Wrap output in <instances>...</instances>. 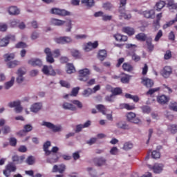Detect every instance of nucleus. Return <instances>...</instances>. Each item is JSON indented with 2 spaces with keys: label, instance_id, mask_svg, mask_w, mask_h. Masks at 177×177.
<instances>
[{
  "label": "nucleus",
  "instance_id": "1",
  "mask_svg": "<svg viewBox=\"0 0 177 177\" xmlns=\"http://www.w3.org/2000/svg\"><path fill=\"white\" fill-rule=\"evenodd\" d=\"M125 5H127V0H120V7H119V13L120 17L125 19L126 20H129L132 15L130 13H128L127 10H125Z\"/></svg>",
  "mask_w": 177,
  "mask_h": 177
},
{
  "label": "nucleus",
  "instance_id": "2",
  "mask_svg": "<svg viewBox=\"0 0 177 177\" xmlns=\"http://www.w3.org/2000/svg\"><path fill=\"white\" fill-rule=\"evenodd\" d=\"M42 72L44 74H45V75H52L53 77H55L56 74H57L58 75H62V74H63V72L62 71V70L56 69L55 71V69H53V67H52V66H48L46 65L43 66Z\"/></svg>",
  "mask_w": 177,
  "mask_h": 177
},
{
  "label": "nucleus",
  "instance_id": "3",
  "mask_svg": "<svg viewBox=\"0 0 177 177\" xmlns=\"http://www.w3.org/2000/svg\"><path fill=\"white\" fill-rule=\"evenodd\" d=\"M78 80L79 81H83L86 82L89 80V75H91V71L88 68L80 69L78 71Z\"/></svg>",
  "mask_w": 177,
  "mask_h": 177
},
{
  "label": "nucleus",
  "instance_id": "4",
  "mask_svg": "<svg viewBox=\"0 0 177 177\" xmlns=\"http://www.w3.org/2000/svg\"><path fill=\"white\" fill-rule=\"evenodd\" d=\"M16 169H17L16 165H15L13 162H10L6 166V169L3 170V175L6 177H9L10 176L11 172H16Z\"/></svg>",
  "mask_w": 177,
  "mask_h": 177
},
{
  "label": "nucleus",
  "instance_id": "5",
  "mask_svg": "<svg viewBox=\"0 0 177 177\" xmlns=\"http://www.w3.org/2000/svg\"><path fill=\"white\" fill-rule=\"evenodd\" d=\"M148 167L149 169H152L154 174H161L164 169V165L161 163H155L153 167L149 165Z\"/></svg>",
  "mask_w": 177,
  "mask_h": 177
},
{
  "label": "nucleus",
  "instance_id": "6",
  "mask_svg": "<svg viewBox=\"0 0 177 177\" xmlns=\"http://www.w3.org/2000/svg\"><path fill=\"white\" fill-rule=\"evenodd\" d=\"M126 117L127 118V121L133 122V124H139L140 122V119L136 118V114L135 113H127Z\"/></svg>",
  "mask_w": 177,
  "mask_h": 177
},
{
  "label": "nucleus",
  "instance_id": "7",
  "mask_svg": "<svg viewBox=\"0 0 177 177\" xmlns=\"http://www.w3.org/2000/svg\"><path fill=\"white\" fill-rule=\"evenodd\" d=\"M50 13L52 15H58V16H70V12L56 8H52Z\"/></svg>",
  "mask_w": 177,
  "mask_h": 177
},
{
  "label": "nucleus",
  "instance_id": "8",
  "mask_svg": "<svg viewBox=\"0 0 177 177\" xmlns=\"http://www.w3.org/2000/svg\"><path fill=\"white\" fill-rule=\"evenodd\" d=\"M97 46H99V43L97 41H95L93 43L89 41L86 45H84V50H85V52H91L92 49H96Z\"/></svg>",
  "mask_w": 177,
  "mask_h": 177
},
{
  "label": "nucleus",
  "instance_id": "9",
  "mask_svg": "<svg viewBox=\"0 0 177 177\" xmlns=\"http://www.w3.org/2000/svg\"><path fill=\"white\" fill-rule=\"evenodd\" d=\"M20 104H21V102L19 100H18V101H14V102H10L8 104V106L10 108L15 107V110L16 113H21V111H23V107H21Z\"/></svg>",
  "mask_w": 177,
  "mask_h": 177
},
{
  "label": "nucleus",
  "instance_id": "10",
  "mask_svg": "<svg viewBox=\"0 0 177 177\" xmlns=\"http://www.w3.org/2000/svg\"><path fill=\"white\" fill-rule=\"evenodd\" d=\"M66 171V165L61 164L59 165H55L52 169L53 174L59 172V174H64Z\"/></svg>",
  "mask_w": 177,
  "mask_h": 177
},
{
  "label": "nucleus",
  "instance_id": "11",
  "mask_svg": "<svg viewBox=\"0 0 177 177\" xmlns=\"http://www.w3.org/2000/svg\"><path fill=\"white\" fill-rule=\"evenodd\" d=\"M32 129V126L31 124H26L24 127V129L19 131L17 135L18 136H26L27 135V133L31 132V130Z\"/></svg>",
  "mask_w": 177,
  "mask_h": 177
},
{
  "label": "nucleus",
  "instance_id": "12",
  "mask_svg": "<svg viewBox=\"0 0 177 177\" xmlns=\"http://www.w3.org/2000/svg\"><path fill=\"white\" fill-rule=\"evenodd\" d=\"M141 84L146 86V88H152L154 86V81L148 77H142Z\"/></svg>",
  "mask_w": 177,
  "mask_h": 177
},
{
  "label": "nucleus",
  "instance_id": "13",
  "mask_svg": "<svg viewBox=\"0 0 177 177\" xmlns=\"http://www.w3.org/2000/svg\"><path fill=\"white\" fill-rule=\"evenodd\" d=\"M42 125L43 127H46L48 129H52L53 132H59L60 131V127L55 126L49 122H43Z\"/></svg>",
  "mask_w": 177,
  "mask_h": 177
},
{
  "label": "nucleus",
  "instance_id": "14",
  "mask_svg": "<svg viewBox=\"0 0 177 177\" xmlns=\"http://www.w3.org/2000/svg\"><path fill=\"white\" fill-rule=\"evenodd\" d=\"M115 127L118 128L119 129H123V131H128V129H131L129 124H127L125 121H119L115 124Z\"/></svg>",
  "mask_w": 177,
  "mask_h": 177
},
{
  "label": "nucleus",
  "instance_id": "15",
  "mask_svg": "<svg viewBox=\"0 0 177 177\" xmlns=\"http://www.w3.org/2000/svg\"><path fill=\"white\" fill-rule=\"evenodd\" d=\"M44 53L46 55V62L47 63H55V59L53 58V55H52V52L50 51V48H46L44 50Z\"/></svg>",
  "mask_w": 177,
  "mask_h": 177
},
{
  "label": "nucleus",
  "instance_id": "16",
  "mask_svg": "<svg viewBox=\"0 0 177 177\" xmlns=\"http://www.w3.org/2000/svg\"><path fill=\"white\" fill-rule=\"evenodd\" d=\"M172 74V68L171 66H165L161 71V75L164 77V78H169V75Z\"/></svg>",
  "mask_w": 177,
  "mask_h": 177
},
{
  "label": "nucleus",
  "instance_id": "17",
  "mask_svg": "<svg viewBox=\"0 0 177 177\" xmlns=\"http://www.w3.org/2000/svg\"><path fill=\"white\" fill-rule=\"evenodd\" d=\"M71 41V37L66 36L60 37L55 39V42H57V44H61L62 45H64V44H70Z\"/></svg>",
  "mask_w": 177,
  "mask_h": 177
},
{
  "label": "nucleus",
  "instance_id": "18",
  "mask_svg": "<svg viewBox=\"0 0 177 177\" xmlns=\"http://www.w3.org/2000/svg\"><path fill=\"white\" fill-rule=\"evenodd\" d=\"M50 155H52V157L47 158L46 160L48 164H55V162H59L60 157L57 155V153H50Z\"/></svg>",
  "mask_w": 177,
  "mask_h": 177
},
{
  "label": "nucleus",
  "instance_id": "19",
  "mask_svg": "<svg viewBox=\"0 0 177 177\" xmlns=\"http://www.w3.org/2000/svg\"><path fill=\"white\" fill-rule=\"evenodd\" d=\"M28 64L32 66L33 67H36V66H42V61L39 59L32 58L28 62Z\"/></svg>",
  "mask_w": 177,
  "mask_h": 177
},
{
  "label": "nucleus",
  "instance_id": "20",
  "mask_svg": "<svg viewBox=\"0 0 177 177\" xmlns=\"http://www.w3.org/2000/svg\"><path fill=\"white\" fill-rule=\"evenodd\" d=\"M122 32L124 34H127L129 37L135 35V29L133 28H131L129 26H125L122 28Z\"/></svg>",
  "mask_w": 177,
  "mask_h": 177
},
{
  "label": "nucleus",
  "instance_id": "21",
  "mask_svg": "<svg viewBox=\"0 0 177 177\" xmlns=\"http://www.w3.org/2000/svg\"><path fill=\"white\" fill-rule=\"evenodd\" d=\"M157 101L160 104H166V103L169 102V97L165 95H159L157 97Z\"/></svg>",
  "mask_w": 177,
  "mask_h": 177
},
{
  "label": "nucleus",
  "instance_id": "22",
  "mask_svg": "<svg viewBox=\"0 0 177 177\" xmlns=\"http://www.w3.org/2000/svg\"><path fill=\"white\" fill-rule=\"evenodd\" d=\"M26 157L24 156H19L17 155H15L12 156V160L15 162V164H21L23 161H24Z\"/></svg>",
  "mask_w": 177,
  "mask_h": 177
},
{
  "label": "nucleus",
  "instance_id": "23",
  "mask_svg": "<svg viewBox=\"0 0 177 177\" xmlns=\"http://www.w3.org/2000/svg\"><path fill=\"white\" fill-rule=\"evenodd\" d=\"M9 15L12 16H17V15H20V10L17 8L16 6H10L8 8Z\"/></svg>",
  "mask_w": 177,
  "mask_h": 177
},
{
  "label": "nucleus",
  "instance_id": "24",
  "mask_svg": "<svg viewBox=\"0 0 177 177\" xmlns=\"http://www.w3.org/2000/svg\"><path fill=\"white\" fill-rule=\"evenodd\" d=\"M113 38H115V41H118V42H126V41H128V37L122 35L121 34L113 35Z\"/></svg>",
  "mask_w": 177,
  "mask_h": 177
},
{
  "label": "nucleus",
  "instance_id": "25",
  "mask_svg": "<svg viewBox=\"0 0 177 177\" xmlns=\"http://www.w3.org/2000/svg\"><path fill=\"white\" fill-rule=\"evenodd\" d=\"M62 108L64 110H71V111H75V110H77V107L73 105V104H70L68 102H64L62 104Z\"/></svg>",
  "mask_w": 177,
  "mask_h": 177
},
{
  "label": "nucleus",
  "instance_id": "26",
  "mask_svg": "<svg viewBox=\"0 0 177 177\" xmlns=\"http://www.w3.org/2000/svg\"><path fill=\"white\" fill-rule=\"evenodd\" d=\"M50 147V141L46 142L43 145L44 151L45 152V156H50L52 154V151H50L48 149Z\"/></svg>",
  "mask_w": 177,
  "mask_h": 177
},
{
  "label": "nucleus",
  "instance_id": "27",
  "mask_svg": "<svg viewBox=\"0 0 177 177\" xmlns=\"http://www.w3.org/2000/svg\"><path fill=\"white\" fill-rule=\"evenodd\" d=\"M93 162L97 167H102L106 164V160L103 158H95L93 159Z\"/></svg>",
  "mask_w": 177,
  "mask_h": 177
},
{
  "label": "nucleus",
  "instance_id": "28",
  "mask_svg": "<svg viewBox=\"0 0 177 177\" xmlns=\"http://www.w3.org/2000/svg\"><path fill=\"white\" fill-rule=\"evenodd\" d=\"M106 57H107V51L106 50H100L97 54V59L103 62Z\"/></svg>",
  "mask_w": 177,
  "mask_h": 177
},
{
  "label": "nucleus",
  "instance_id": "29",
  "mask_svg": "<svg viewBox=\"0 0 177 177\" xmlns=\"http://www.w3.org/2000/svg\"><path fill=\"white\" fill-rule=\"evenodd\" d=\"M42 108L41 103H35L30 107V111L32 113H38V111Z\"/></svg>",
  "mask_w": 177,
  "mask_h": 177
},
{
  "label": "nucleus",
  "instance_id": "30",
  "mask_svg": "<svg viewBox=\"0 0 177 177\" xmlns=\"http://www.w3.org/2000/svg\"><path fill=\"white\" fill-rule=\"evenodd\" d=\"M152 39L151 37H148L146 40L147 46L149 52H153V49H154V45L151 44Z\"/></svg>",
  "mask_w": 177,
  "mask_h": 177
},
{
  "label": "nucleus",
  "instance_id": "31",
  "mask_svg": "<svg viewBox=\"0 0 177 177\" xmlns=\"http://www.w3.org/2000/svg\"><path fill=\"white\" fill-rule=\"evenodd\" d=\"M143 15L147 19H150L153 17L154 15H156V12L154 11V10H147L143 12Z\"/></svg>",
  "mask_w": 177,
  "mask_h": 177
},
{
  "label": "nucleus",
  "instance_id": "32",
  "mask_svg": "<svg viewBox=\"0 0 177 177\" xmlns=\"http://www.w3.org/2000/svg\"><path fill=\"white\" fill-rule=\"evenodd\" d=\"M147 38L149 37H147V36H146L145 33H139L136 35V39H137L138 41H147Z\"/></svg>",
  "mask_w": 177,
  "mask_h": 177
},
{
  "label": "nucleus",
  "instance_id": "33",
  "mask_svg": "<svg viewBox=\"0 0 177 177\" xmlns=\"http://www.w3.org/2000/svg\"><path fill=\"white\" fill-rule=\"evenodd\" d=\"M67 74H73L75 73V67L73 64H67V69H66Z\"/></svg>",
  "mask_w": 177,
  "mask_h": 177
},
{
  "label": "nucleus",
  "instance_id": "34",
  "mask_svg": "<svg viewBox=\"0 0 177 177\" xmlns=\"http://www.w3.org/2000/svg\"><path fill=\"white\" fill-rule=\"evenodd\" d=\"M122 69L124 71L131 72L133 70V67L129 63H124L122 65Z\"/></svg>",
  "mask_w": 177,
  "mask_h": 177
},
{
  "label": "nucleus",
  "instance_id": "35",
  "mask_svg": "<svg viewBox=\"0 0 177 177\" xmlns=\"http://www.w3.org/2000/svg\"><path fill=\"white\" fill-rule=\"evenodd\" d=\"M161 17H162V13H159L156 15V21L154 23V27L158 30L160 28V20H161Z\"/></svg>",
  "mask_w": 177,
  "mask_h": 177
},
{
  "label": "nucleus",
  "instance_id": "36",
  "mask_svg": "<svg viewBox=\"0 0 177 177\" xmlns=\"http://www.w3.org/2000/svg\"><path fill=\"white\" fill-rule=\"evenodd\" d=\"M165 6V2L160 1L156 3L155 9L158 12H160V10H161V9H162V8H164Z\"/></svg>",
  "mask_w": 177,
  "mask_h": 177
},
{
  "label": "nucleus",
  "instance_id": "37",
  "mask_svg": "<svg viewBox=\"0 0 177 177\" xmlns=\"http://www.w3.org/2000/svg\"><path fill=\"white\" fill-rule=\"evenodd\" d=\"M96 109L100 111V113H102L104 115H106V111H107V109H106V107H104V105L102 104H98L96 105Z\"/></svg>",
  "mask_w": 177,
  "mask_h": 177
},
{
  "label": "nucleus",
  "instance_id": "38",
  "mask_svg": "<svg viewBox=\"0 0 177 177\" xmlns=\"http://www.w3.org/2000/svg\"><path fill=\"white\" fill-rule=\"evenodd\" d=\"M51 23L52 24H54V26H63L66 21L57 19H53L51 20Z\"/></svg>",
  "mask_w": 177,
  "mask_h": 177
},
{
  "label": "nucleus",
  "instance_id": "39",
  "mask_svg": "<svg viewBox=\"0 0 177 177\" xmlns=\"http://www.w3.org/2000/svg\"><path fill=\"white\" fill-rule=\"evenodd\" d=\"M82 3H84L86 6L88 8H92L95 5V1L93 0H82Z\"/></svg>",
  "mask_w": 177,
  "mask_h": 177
},
{
  "label": "nucleus",
  "instance_id": "40",
  "mask_svg": "<svg viewBox=\"0 0 177 177\" xmlns=\"http://www.w3.org/2000/svg\"><path fill=\"white\" fill-rule=\"evenodd\" d=\"M13 84H15V77H12L10 80V81L7 82L5 84V88L6 89H10V88H12V86H13Z\"/></svg>",
  "mask_w": 177,
  "mask_h": 177
},
{
  "label": "nucleus",
  "instance_id": "41",
  "mask_svg": "<svg viewBox=\"0 0 177 177\" xmlns=\"http://www.w3.org/2000/svg\"><path fill=\"white\" fill-rule=\"evenodd\" d=\"M120 109H126L127 110H135V105H129V104H120Z\"/></svg>",
  "mask_w": 177,
  "mask_h": 177
},
{
  "label": "nucleus",
  "instance_id": "42",
  "mask_svg": "<svg viewBox=\"0 0 177 177\" xmlns=\"http://www.w3.org/2000/svg\"><path fill=\"white\" fill-rule=\"evenodd\" d=\"M3 57L5 59V62H10V60H13V59H15V53L6 54Z\"/></svg>",
  "mask_w": 177,
  "mask_h": 177
},
{
  "label": "nucleus",
  "instance_id": "43",
  "mask_svg": "<svg viewBox=\"0 0 177 177\" xmlns=\"http://www.w3.org/2000/svg\"><path fill=\"white\" fill-rule=\"evenodd\" d=\"M130 80H131V76L129 75H124L121 77L120 80H121V82H122V84H128Z\"/></svg>",
  "mask_w": 177,
  "mask_h": 177
},
{
  "label": "nucleus",
  "instance_id": "44",
  "mask_svg": "<svg viewBox=\"0 0 177 177\" xmlns=\"http://www.w3.org/2000/svg\"><path fill=\"white\" fill-rule=\"evenodd\" d=\"M92 93H93V91L92 90V88H88L83 91L82 95L83 96L88 97V96H91V94Z\"/></svg>",
  "mask_w": 177,
  "mask_h": 177
},
{
  "label": "nucleus",
  "instance_id": "45",
  "mask_svg": "<svg viewBox=\"0 0 177 177\" xmlns=\"http://www.w3.org/2000/svg\"><path fill=\"white\" fill-rule=\"evenodd\" d=\"M132 147H133V144H132V142H127L124 144L123 150H126V151L131 150Z\"/></svg>",
  "mask_w": 177,
  "mask_h": 177
},
{
  "label": "nucleus",
  "instance_id": "46",
  "mask_svg": "<svg viewBox=\"0 0 177 177\" xmlns=\"http://www.w3.org/2000/svg\"><path fill=\"white\" fill-rule=\"evenodd\" d=\"M35 162V158H34V156H30L27 158L26 163L28 165H33Z\"/></svg>",
  "mask_w": 177,
  "mask_h": 177
},
{
  "label": "nucleus",
  "instance_id": "47",
  "mask_svg": "<svg viewBox=\"0 0 177 177\" xmlns=\"http://www.w3.org/2000/svg\"><path fill=\"white\" fill-rule=\"evenodd\" d=\"M20 64V62L19 61H12L8 64V68H15L16 66H19Z\"/></svg>",
  "mask_w": 177,
  "mask_h": 177
},
{
  "label": "nucleus",
  "instance_id": "48",
  "mask_svg": "<svg viewBox=\"0 0 177 177\" xmlns=\"http://www.w3.org/2000/svg\"><path fill=\"white\" fill-rule=\"evenodd\" d=\"M15 48L17 49H24V48H27V44L23 41H19L15 45Z\"/></svg>",
  "mask_w": 177,
  "mask_h": 177
},
{
  "label": "nucleus",
  "instance_id": "49",
  "mask_svg": "<svg viewBox=\"0 0 177 177\" xmlns=\"http://www.w3.org/2000/svg\"><path fill=\"white\" fill-rule=\"evenodd\" d=\"M8 45H9V40H8V39L6 38H3L1 39H0V46L1 47H3V46H8Z\"/></svg>",
  "mask_w": 177,
  "mask_h": 177
},
{
  "label": "nucleus",
  "instance_id": "50",
  "mask_svg": "<svg viewBox=\"0 0 177 177\" xmlns=\"http://www.w3.org/2000/svg\"><path fill=\"white\" fill-rule=\"evenodd\" d=\"M122 93V90L120 88H115L112 89V96H115L117 95H121Z\"/></svg>",
  "mask_w": 177,
  "mask_h": 177
},
{
  "label": "nucleus",
  "instance_id": "51",
  "mask_svg": "<svg viewBox=\"0 0 177 177\" xmlns=\"http://www.w3.org/2000/svg\"><path fill=\"white\" fill-rule=\"evenodd\" d=\"M141 109L142 110V113L145 114H149L151 112V108L149 106H143L141 107Z\"/></svg>",
  "mask_w": 177,
  "mask_h": 177
},
{
  "label": "nucleus",
  "instance_id": "52",
  "mask_svg": "<svg viewBox=\"0 0 177 177\" xmlns=\"http://www.w3.org/2000/svg\"><path fill=\"white\" fill-rule=\"evenodd\" d=\"M167 6L169 10H177V3H174L172 2H169Z\"/></svg>",
  "mask_w": 177,
  "mask_h": 177
},
{
  "label": "nucleus",
  "instance_id": "53",
  "mask_svg": "<svg viewBox=\"0 0 177 177\" xmlns=\"http://www.w3.org/2000/svg\"><path fill=\"white\" fill-rule=\"evenodd\" d=\"M71 53L73 57L78 59L80 57V51L78 50L72 49Z\"/></svg>",
  "mask_w": 177,
  "mask_h": 177
},
{
  "label": "nucleus",
  "instance_id": "54",
  "mask_svg": "<svg viewBox=\"0 0 177 177\" xmlns=\"http://www.w3.org/2000/svg\"><path fill=\"white\" fill-rule=\"evenodd\" d=\"M169 131H170L171 133H176L177 125L176 124H171L170 126H169Z\"/></svg>",
  "mask_w": 177,
  "mask_h": 177
},
{
  "label": "nucleus",
  "instance_id": "55",
  "mask_svg": "<svg viewBox=\"0 0 177 177\" xmlns=\"http://www.w3.org/2000/svg\"><path fill=\"white\" fill-rule=\"evenodd\" d=\"M26 73V68H19L17 71V75L24 76Z\"/></svg>",
  "mask_w": 177,
  "mask_h": 177
},
{
  "label": "nucleus",
  "instance_id": "56",
  "mask_svg": "<svg viewBox=\"0 0 177 177\" xmlns=\"http://www.w3.org/2000/svg\"><path fill=\"white\" fill-rule=\"evenodd\" d=\"M169 107L170 110H172V111L177 112V102H175L171 103Z\"/></svg>",
  "mask_w": 177,
  "mask_h": 177
},
{
  "label": "nucleus",
  "instance_id": "57",
  "mask_svg": "<svg viewBox=\"0 0 177 177\" xmlns=\"http://www.w3.org/2000/svg\"><path fill=\"white\" fill-rule=\"evenodd\" d=\"M161 37H162V30H159L155 37V42H158Z\"/></svg>",
  "mask_w": 177,
  "mask_h": 177
},
{
  "label": "nucleus",
  "instance_id": "58",
  "mask_svg": "<svg viewBox=\"0 0 177 177\" xmlns=\"http://www.w3.org/2000/svg\"><path fill=\"white\" fill-rule=\"evenodd\" d=\"M8 30V24L5 23H0V31L5 32Z\"/></svg>",
  "mask_w": 177,
  "mask_h": 177
},
{
  "label": "nucleus",
  "instance_id": "59",
  "mask_svg": "<svg viewBox=\"0 0 177 177\" xmlns=\"http://www.w3.org/2000/svg\"><path fill=\"white\" fill-rule=\"evenodd\" d=\"M80 92V87H75L72 89L71 96H77Z\"/></svg>",
  "mask_w": 177,
  "mask_h": 177
},
{
  "label": "nucleus",
  "instance_id": "60",
  "mask_svg": "<svg viewBox=\"0 0 177 177\" xmlns=\"http://www.w3.org/2000/svg\"><path fill=\"white\" fill-rule=\"evenodd\" d=\"M164 57L165 60H169V59L172 57V53H171V50H167Z\"/></svg>",
  "mask_w": 177,
  "mask_h": 177
},
{
  "label": "nucleus",
  "instance_id": "61",
  "mask_svg": "<svg viewBox=\"0 0 177 177\" xmlns=\"http://www.w3.org/2000/svg\"><path fill=\"white\" fill-rule=\"evenodd\" d=\"M59 84L62 86H64V88H70V83L68 82H66L64 80H60Z\"/></svg>",
  "mask_w": 177,
  "mask_h": 177
},
{
  "label": "nucleus",
  "instance_id": "62",
  "mask_svg": "<svg viewBox=\"0 0 177 177\" xmlns=\"http://www.w3.org/2000/svg\"><path fill=\"white\" fill-rule=\"evenodd\" d=\"M160 91V88H151L147 92V95H153V93H155V92H158Z\"/></svg>",
  "mask_w": 177,
  "mask_h": 177
},
{
  "label": "nucleus",
  "instance_id": "63",
  "mask_svg": "<svg viewBox=\"0 0 177 177\" xmlns=\"http://www.w3.org/2000/svg\"><path fill=\"white\" fill-rule=\"evenodd\" d=\"M10 146L15 147L17 145V140L15 138H10Z\"/></svg>",
  "mask_w": 177,
  "mask_h": 177
},
{
  "label": "nucleus",
  "instance_id": "64",
  "mask_svg": "<svg viewBox=\"0 0 177 177\" xmlns=\"http://www.w3.org/2000/svg\"><path fill=\"white\" fill-rule=\"evenodd\" d=\"M160 154L158 151H152V158L157 159V158H160Z\"/></svg>",
  "mask_w": 177,
  "mask_h": 177
}]
</instances>
